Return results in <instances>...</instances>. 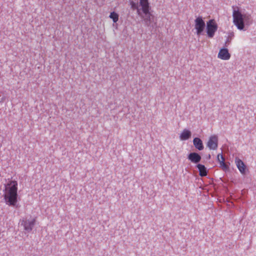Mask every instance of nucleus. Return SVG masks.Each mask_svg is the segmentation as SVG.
Here are the masks:
<instances>
[{
    "mask_svg": "<svg viewBox=\"0 0 256 256\" xmlns=\"http://www.w3.org/2000/svg\"><path fill=\"white\" fill-rule=\"evenodd\" d=\"M17 185L16 182L12 181L6 186L4 198L9 206H15L17 202Z\"/></svg>",
    "mask_w": 256,
    "mask_h": 256,
    "instance_id": "f257e3e1",
    "label": "nucleus"
},
{
    "mask_svg": "<svg viewBox=\"0 0 256 256\" xmlns=\"http://www.w3.org/2000/svg\"><path fill=\"white\" fill-rule=\"evenodd\" d=\"M140 5L142 7V15L139 16L143 19L146 26L152 28H156L157 25L156 20L149 11L150 6L148 1L140 3Z\"/></svg>",
    "mask_w": 256,
    "mask_h": 256,
    "instance_id": "f03ea898",
    "label": "nucleus"
},
{
    "mask_svg": "<svg viewBox=\"0 0 256 256\" xmlns=\"http://www.w3.org/2000/svg\"><path fill=\"white\" fill-rule=\"evenodd\" d=\"M234 22L240 30H244V26H249L252 22L250 15L248 14H242L238 10H234L233 12Z\"/></svg>",
    "mask_w": 256,
    "mask_h": 256,
    "instance_id": "7ed1b4c3",
    "label": "nucleus"
},
{
    "mask_svg": "<svg viewBox=\"0 0 256 256\" xmlns=\"http://www.w3.org/2000/svg\"><path fill=\"white\" fill-rule=\"evenodd\" d=\"M206 30L208 36L212 38L218 30V25L214 20H210L206 22Z\"/></svg>",
    "mask_w": 256,
    "mask_h": 256,
    "instance_id": "20e7f679",
    "label": "nucleus"
},
{
    "mask_svg": "<svg viewBox=\"0 0 256 256\" xmlns=\"http://www.w3.org/2000/svg\"><path fill=\"white\" fill-rule=\"evenodd\" d=\"M206 24L202 16H198L194 20V28L198 36H200L204 32Z\"/></svg>",
    "mask_w": 256,
    "mask_h": 256,
    "instance_id": "39448f33",
    "label": "nucleus"
},
{
    "mask_svg": "<svg viewBox=\"0 0 256 256\" xmlns=\"http://www.w3.org/2000/svg\"><path fill=\"white\" fill-rule=\"evenodd\" d=\"M36 220L33 218L32 220H27L26 218H23L21 220V226H23L24 230L26 232H30L34 226L35 225Z\"/></svg>",
    "mask_w": 256,
    "mask_h": 256,
    "instance_id": "423d86ee",
    "label": "nucleus"
},
{
    "mask_svg": "<svg viewBox=\"0 0 256 256\" xmlns=\"http://www.w3.org/2000/svg\"><path fill=\"white\" fill-rule=\"evenodd\" d=\"M206 146L212 150H216L218 146V138L216 136L213 135L210 136L206 144Z\"/></svg>",
    "mask_w": 256,
    "mask_h": 256,
    "instance_id": "0eeeda50",
    "label": "nucleus"
},
{
    "mask_svg": "<svg viewBox=\"0 0 256 256\" xmlns=\"http://www.w3.org/2000/svg\"><path fill=\"white\" fill-rule=\"evenodd\" d=\"M188 158L192 163L198 164L201 160V156L196 152H191L188 156Z\"/></svg>",
    "mask_w": 256,
    "mask_h": 256,
    "instance_id": "6e6552de",
    "label": "nucleus"
},
{
    "mask_svg": "<svg viewBox=\"0 0 256 256\" xmlns=\"http://www.w3.org/2000/svg\"><path fill=\"white\" fill-rule=\"evenodd\" d=\"M235 163L236 166L242 174H245L246 166L244 162L238 158H235Z\"/></svg>",
    "mask_w": 256,
    "mask_h": 256,
    "instance_id": "1a4fd4ad",
    "label": "nucleus"
},
{
    "mask_svg": "<svg viewBox=\"0 0 256 256\" xmlns=\"http://www.w3.org/2000/svg\"><path fill=\"white\" fill-rule=\"evenodd\" d=\"M218 58L223 60H228L230 58V54L227 48H223L220 50Z\"/></svg>",
    "mask_w": 256,
    "mask_h": 256,
    "instance_id": "9d476101",
    "label": "nucleus"
},
{
    "mask_svg": "<svg viewBox=\"0 0 256 256\" xmlns=\"http://www.w3.org/2000/svg\"><path fill=\"white\" fill-rule=\"evenodd\" d=\"M217 160H218V162H220V166L222 168V169L226 171L228 170L229 167L224 162L225 159L222 154H218Z\"/></svg>",
    "mask_w": 256,
    "mask_h": 256,
    "instance_id": "9b49d317",
    "label": "nucleus"
},
{
    "mask_svg": "<svg viewBox=\"0 0 256 256\" xmlns=\"http://www.w3.org/2000/svg\"><path fill=\"white\" fill-rule=\"evenodd\" d=\"M193 144L195 148L199 150H202L204 148L202 140L198 138H194Z\"/></svg>",
    "mask_w": 256,
    "mask_h": 256,
    "instance_id": "f8f14e48",
    "label": "nucleus"
},
{
    "mask_svg": "<svg viewBox=\"0 0 256 256\" xmlns=\"http://www.w3.org/2000/svg\"><path fill=\"white\" fill-rule=\"evenodd\" d=\"M191 132L187 129H184L180 134V138L182 140H188L191 136Z\"/></svg>",
    "mask_w": 256,
    "mask_h": 256,
    "instance_id": "ddd939ff",
    "label": "nucleus"
},
{
    "mask_svg": "<svg viewBox=\"0 0 256 256\" xmlns=\"http://www.w3.org/2000/svg\"><path fill=\"white\" fill-rule=\"evenodd\" d=\"M196 167L198 169L199 174L200 176H204L207 175L206 168L205 167L204 165L198 164H197Z\"/></svg>",
    "mask_w": 256,
    "mask_h": 256,
    "instance_id": "4468645a",
    "label": "nucleus"
},
{
    "mask_svg": "<svg viewBox=\"0 0 256 256\" xmlns=\"http://www.w3.org/2000/svg\"><path fill=\"white\" fill-rule=\"evenodd\" d=\"M131 7L134 10H137V14L138 16L142 15V8H140L138 7V3H136L134 2H130Z\"/></svg>",
    "mask_w": 256,
    "mask_h": 256,
    "instance_id": "2eb2a0df",
    "label": "nucleus"
},
{
    "mask_svg": "<svg viewBox=\"0 0 256 256\" xmlns=\"http://www.w3.org/2000/svg\"><path fill=\"white\" fill-rule=\"evenodd\" d=\"M109 17L114 22H116L118 20V14L114 12H112Z\"/></svg>",
    "mask_w": 256,
    "mask_h": 256,
    "instance_id": "dca6fc26",
    "label": "nucleus"
},
{
    "mask_svg": "<svg viewBox=\"0 0 256 256\" xmlns=\"http://www.w3.org/2000/svg\"><path fill=\"white\" fill-rule=\"evenodd\" d=\"M230 39L228 38L225 42V46H228V45L230 43Z\"/></svg>",
    "mask_w": 256,
    "mask_h": 256,
    "instance_id": "f3484780",
    "label": "nucleus"
},
{
    "mask_svg": "<svg viewBox=\"0 0 256 256\" xmlns=\"http://www.w3.org/2000/svg\"><path fill=\"white\" fill-rule=\"evenodd\" d=\"M148 1V0H140V3H142V2H145Z\"/></svg>",
    "mask_w": 256,
    "mask_h": 256,
    "instance_id": "a211bd4d",
    "label": "nucleus"
},
{
    "mask_svg": "<svg viewBox=\"0 0 256 256\" xmlns=\"http://www.w3.org/2000/svg\"><path fill=\"white\" fill-rule=\"evenodd\" d=\"M208 159H210V154H208Z\"/></svg>",
    "mask_w": 256,
    "mask_h": 256,
    "instance_id": "6ab92c4d",
    "label": "nucleus"
},
{
    "mask_svg": "<svg viewBox=\"0 0 256 256\" xmlns=\"http://www.w3.org/2000/svg\"><path fill=\"white\" fill-rule=\"evenodd\" d=\"M220 160H222V158H220Z\"/></svg>",
    "mask_w": 256,
    "mask_h": 256,
    "instance_id": "aec40b11",
    "label": "nucleus"
}]
</instances>
